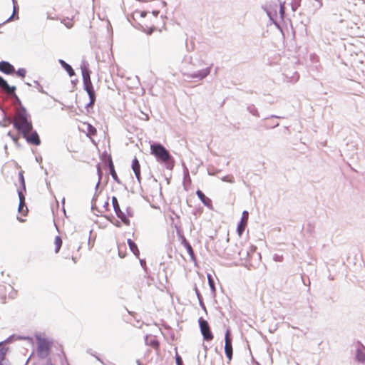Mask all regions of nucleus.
<instances>
[{"label": "nucleus", "mask_w": 365, "mask_h": 365, "mask_svg": "<svg viewBox=\"0 0 365 365\" xmlns=\"http://www.w3.org/2000/svg\"><path fill=\"white\" fill-rule=\"evenodd\" d=\"M108 169H109V171H110V174L111 175L113 179L118 183H120V180L115 171V168H114V165L113 163V161H112V159L111 158H109L108 159Z\"/></svg>", "instance_id": "16"}, {"label": "nucleus", "mask_w": 365, "mask_h": 365, "mask_svg": "<svg viewBox=\"0 0 365 365\" xmlns=\"http://www.w3.org/2000/svg\"><path fill=\"white\" fill-rule=\"evenodd\" d=\"M150 154L154 155L158 162L164 164L168 170H173L175 160L169 151L160 143L150 144Z\"/></svg>", "instance_id": "1"}, {"label": "nucleus", "mask_w": 365, "mask_h": 365, "mask_svg": "<svg viewBox=\"0 0 365 365\" xmlns=\"http://www.w3.org/2000/svg\"><path fill=\"white\" fill-rule=\"evenodd\" d=\"M66 26L67 28H71L72 26V24L68 23V24H66Z\"/></svg>", "instance_id": "55"}, {"label": "nucleus", "mask_w": 365, "mask_h": 365, "mask_svg": "<svg viewBox=\"0 0 365 365\" xmlns=\"http://www.w3.org/2000/svg\"><path fill=\"white\" fill-rule=\"evenodd\" d=\"M127 242H128V245L130 247V250L132 251V252L134 254V255L136 256L137 257H139L140 251H139L138 247L137 245L135 244V242L134 241H133L131 239H128L127 240Z\"/></svg>", "instance_id": "19"}, {"label": "nucleus", "mask_w": 365, "mask_h": 365, "mask_svg": "<svg viewBox=\"0 0 365 365\" xmlns=\"http://www.w3.org/2000/svg\"><path fill=\"white\" fill-rule=\"evenodd\" d=\"M198 323L203 339L207 341H212L214 336L208 322L202 317H200Z\"/></svg>", "instance_id": "7"}, {"label": "nucleus", "mask_w": 365, "mask_h": 365, "mask_svg": "<svg viewBox=\"0 0 365 365\" xmlns=\"http://www.w3.org/2000/svg\"><path fill=\"white\" fill-rule=\"evenodd\" d=\"M356 359L358 361L364 363L365 361V348L361 346L358 347L356 353Z\"/></svg>", "instance_id": "17"}, {"label": "nucleus", "mask_w": 365, "mask_h": 365, "mask_svg": "<svg viewBox=\"0 0 365 365\" xmlns=\"http://www.w3.org/2000/svg\"><path fill=\"white\" fill-rule=\"evenodd\" d=\"M185 247L187 253L190 256L191 259H195V253H194L193 249H192V246L190 245V244L187 245L186 246H185Z\"/></svg>", "instance_id": "28"}, {"label": "nucleus", "mask_w": 365, "mask_h": 365, "mask_svg": "<svg viewBox=\"0 0 365 365\" xmlns=\"http://www.w3.org/2000/svg\"><path fill=\"white\" fill-rule=\"evenodd\" d=\"M62 245V240L59 236H56L55 238V252L58 253Z\"/></svg>", "instance_id": "26"}, {"label": "nucleus", "mask_w": 365, "mask_h": 365, "mask_svg": "<svg viewBox=\"0 0 365 365\" xmlns=\"http://www.w3.org/2000/svg\"><path fill=\"white\" fill-rule=\"evenodd\" d=\"M284 9H285V8H284V3H283V4L280 3L279 4V16H280V19H284V13H285Z\"/></svg>", "instance_id": "32"}, {"label": "nucleus", "mask_w": 365, "mask_h": 365, "mask_svg": "<svg viewBox=\"0 0 365 365\" xmlns=\"http://www.w3.org/2000/svg\"><path fill=\"white\" fill-rule=\"evenodd\" d=\"M202 64H203V61H199V63H198L197 66H201Z\"/></svg>", "instance_id": "58"}, {"label": "nucleus", "mask_w": 365, "mask_h": 365, "mask_svg": "<svg viewBox=\"0 0 365 365\" xmlns=\"http://www.w3.org/2000/svg\"><path fill=\"white\" fill-rule=\"evenodd\" d=\"M9 123H8L7 121L4 120V118L3 119L2 121H0V126L1 127H6L9 125Z\"/></svg>", "instance_id": "43"}, {"label": "nucleus", "mask_w": 365, "mask_h": 365, "mask_svg": "<svg viewBox=\"0 0 365 365\" xmlns=\"http://www.w3.org/2000/svg\"><path fill=\"white\" fill-rule=\"evenodd\" d=\"M90 351L91 350H88V353L91 354L92 356H95L98 361H99L101 363H103V361H101V359L98 356H97L95 354H92Z\"/></svg>", "instance_id": "47"}, {"label": "nucleus", "mask_w": 365, "mask_h": 365, "mask_svg": "<svg viewBox=\"0 0 365 365\" xmlns=\"http://www.w3.org/2000/svg\"><path fill=\"white\" fill-rule=\"evenodd\" d=\"M278 125H279V123H277L274 125L270 126V128H275V127H277Z\"/></svg>", "instance_id": "59"}, {"label": "nucleus", "mask_w": 365, "mask_h": 365, "mask_svg": "<svg viewBox=\"0 0 365 365\" xmlns=\"http://www.w3.org/2000/svg\"><path fill=\"white\" fill-rule=\"evenodd\" d=\"M225 352L227 358L229 361L232 360V336L230 329H227L225 335Z\"/></svg>", "instance_id": "9"}, {"label": "nucleus", "mask_w": 365, "mask_h": 365, "mask_svg": "<svg viewBox=\"0 0 365 365\" xmlns=\"http://www.w3.org/2000/svg\"><path fill=\"white\" fill-rule=\"evenodd\" d=\"M202 346H203L204 349H205V358H206V356H207V346H205L204 344H202Z\"/></svg>", "instance_id": "50"}, {"label": "nucleus", "mask_w": 365, "mask_h": 365, "mask_svg": "<svg viewBox=\"0 0 365 365\" xmlns=\"http://www.w3.org/2000/svg\"><path fill=\"white\" fill-rule=\"evenodd\" d=\"M18 195L19 198V212H23V207L25 206V196L21 190H18Z\"/></svg>", "instance_id": "21"}, {"label": "nucleus", "mask_w": 365, "mask_h": 365, "mask_svg": "<svg viewBox=\"0 0 365 365\" xmlns=\"http://www.w3.org/2000/svg\"><path fill=\"white\" fill-rule=\"evenodd\" d=\"M108 205H109V204H108V202H106L105 203L104 206H105V207H106V206H108Z\"/></svg>", "instance_id": "61"}, {"label": "nucleus", "mask_w": 365, "mask_h": 365, "mask_svg": "<svg viewBox=\"0 0 365 365\" xmlns=\"http://www.w3.org/2000/svg\"><path fill=\"white\" fill-rule=\"evenodd\" d=\"M89 97V103L86 105V108L92 107L96 101V94H91V96H88Z\"/></svg>", "instance_id": "30"}, {"label": "nucleus", "mask_w": 365, "mask_h": 365, "mask_svg": "<svg viewBox=\"0 0 365 365\" xmlns=\"http://www.w3.org/2000/svg\"><path fill=\"white\" fill-rule=\"evenodd\" d=\"M142 115H143V116L141 117V119H143L144 120H149V116H148V114L142 113Z\"/></svg>", "instance_id": "44"}, {"label": "nucleus", "mask_w": 365, "mask_h": 365, "mask_svg": "<svg viewBox=\"0 0 365 365\" xmlns=\"http://www.w3.org/2000/svg\"><path fill=\"white\" fill-rule=\"evenodd\" d=\"M247 110L252 115H255V116H257V117H259V113H258V110L257 109L253 106V105H251V106H249L247 107Z\"/></svg>", "instance_id": "27"}, {"label": "nucleus", "mask_w": 365, "mask_h": 365, "mask_svg": "<svg viewBox=\"0 0 365 365\" xmlns=\"http://www.w3.org/2000/svg\"><path fill=\"white\" fill-rule=\"evenodd\" d=\"M112 204H113V207L114 211H115L116 215L118 216V217L120 218L121 220V221L125 225H130V220L126 217L125 213L123 212H122V210H120V205L118 204V199L115 196L112 197Z\"/></svg>", "instance_id": "8"}, {"label": "nucleus", "mask_w": 365, "mask_h": 365, "mask_svg": "<svg viewBox=\"0 0 365 365\" xmlns=\"http://www.w3.org/2000/svg\"><path fill=\"white\" fill-rule=\"evenodd\" d=\"M140 264H141V266H142L143 267H144L145 266V264H146V262H145V259H140Z\"/></svg>", "instance_id": "49"}, {"label": "nucleus", "mask_w": 365, "mask_h": 365, "mask_svg": "<svg viewBox=\"0 0 365 365\" xmlns=\"http://www.w3.org/2000/svg\"><path fill=\"white\" fill-rule=\"evenodd\" d=\"M51 343L44 338H38L37 354L41 359H46L51 349Z\"/></svg>", "instance_id": "6"}, {"label": "nucleus", "mask_w": 365, "mask_h": 365, "mask_svg": "<svg viewBox=\"0 0 365 365\" xmlns=\"http://www.w3.org/2000/svg\"><path fill=\"white\" fill-rule=\"evenodd\" d=\"M12 140L14 141V142H16L18 140V138H16L14 136H13V138H11Z\"/></svg>", "instance_id": "56"}, {"label": "nucleus", "mask_w": 365, "mask_h": 365, "mask_svg": "<svg viewBox=\"0 0 365 365\" xmlns=\"http://www.w3.org/2000/svg\"><path fill=\"white\" fill-rule=\"evenodd\" d=\"M4 344L0 346V363H2V361L6 360V356L9 351V348L4 346Z\"/></svg>", "instance_id": "22"}, {"label": "nucleus", "mask_w": 365, "mask_h": 365, "mask_svg": "<svg viewBox=\"0 0 365 365\" xmlns=\"http://www.w3.org/2000/svg\"><path fill=\"white\" fill-rule=\"evenodd\" d=\"M175 362L177 365H183L182 359L181 356L178 354V353L175 355Z\"/></svg>", "instance_id": "37"}, {"label": "nucleus", "mask_w": 365, "mask_h": 365, "mask_svg": "<svg viewBox=\"0 0 365 365\" xmlns=\"http://www.w3.org/2000/svg\"><path fill=\"white\" fill-rule=\"evenodd\" d=\"M140 16L142 17H145L146 16V12L145 11H142L141 14H140Z\"/></svg>", "instance_id": "53"}, {"label": "nucleus", "mask_w": 365, "mask_h": 365, "mask_svg": "<svg viewBox=\"0 0 365 365\" xmlns=\"http://www.w3.org/2000/svg\"><path fill=\"white\" fill-rule=\"evenodd\" d=\"M153 15H154L155 16H157L158 15V14H159V11H153Z\"/></svg>", "instance_id": "52"}, {"label": "nucleus", "mask_w": 365, "mask_h": 365, "mask_svg": "<svg viewBox=\"0 0 365 365\" xmlns=\"http://www.w3.org/2000/svg\"><path fill=\"white\" fill-rule=\"evenodd\" d=\"M87 125H88V133L91 135H96V128H94L91 124H87Z\"/></svg>", "instance_id": "35"}, {"label": "nucleus", "mask_w": 365, "mask_h": 365, "mask_svg": "<svg viewBox=\"0 0 365 365\" xmlns=\"http://www.w3.org/2000/svg\"><path fill=\"white\" fill-rule=\"evenodd\" d=\"M272 118H279L280 117L277 116V115H271Z\"/></svg>", "instance_id": "60"}, {"label": "nucleus", "mask_w": 365, "mask_h": 365, "mask_svg": "<svg viewBox=\"0 0 365 365\" xmlns=\"http://www.w3.org/2000/svg\"><path fill=\"white\" fill-rule=\"evenodd\" d=\"M11 337L12 336H10L7 339H6L5 341L0 342V346L1 344H3L9 343L11 341Z\"/></svg>", "instance_id": "45"}, {"label": "nucleus", "mask_w": 365, "mask_h": 365, "mask_svg": "<svg viewBox=\"0 0 365 365\" xmlns=\"http://www.w3.org/2000/svg\"><path fill=\"white\" fill-rule=\"evenodd\" d=\"M97 173H98V182H97V184L96 185V190H97L98 188V186H99V184L101 182V180L102 179V175H103V173H102V170H101L100 166L97 167Z\"/></svg>", "instance_id": "31"}, {"label": "nucleus", "mask_w": 365, "mask_h": 365, "mask_svg": "<svg viewBox=\"0 0 365 365\" xmlns=\"http://www.w3.org/2000/svg\"><path fill=\"white\" fill-rule=\"evenodd\" d=\"M12 1L14 2V0H12Z\"/></svg>", "instance_id": "63"}, {"label": "nucleus", "mask_w": 365, "mask_h": 365, "mask_svg": "<svg viewBox=\"0 0 365 365\" xmlns=\"http://www.w3.org/2000/svg\"><path fill=\"white\" fill-rule=\"evenodd\" d=\"M132 170L138 181L139 183L141 182V177H140V165L136 157H135L132 161Z\"/></svg>", "instance_id": "13"}, {"label": "nucleus", "mask_w": 365, "mask_h": 365, "mask_svg": "<svg viewBox=\"0 0 365 365\" xmlns=\"http://www.w3.org/2000/svg\"><path fill=\"white\" fill-rule=\"evenodd\" d=\"M222 180L224 182H230V183H233L235 182L234 178L232 176H230V175L224 176L222 178Z\"/></svg>", "instance_id": "36"}, {"label": "nucleus", "mask_w": 365, "mask_h": 365, "mask_svg": "<svg viewBox=\"0 0 365 365\" xmlns=\"http://www.w3.org/2000/svg\"><path fill=\"white\" fill-rule=\"evenodd\" d=\"M18 12H19V6L17 5V2H16V0H14V2H13V14L8 19L7 21H11L12 19L15 18V15H17Z\"/></svg>", "instance_id": "25"}, {"label": "nucleus", "mask_w": 365, "mask_h": 365, "mask_svg": "<svg viewBox=\"0 0 365 365\" xmlns=\"http://www.w3.org/2000/svg\"><path fill=\"white\" fill-rule=\"evenodd\" d=\"M4 120L7 121L8 123H12L14 128L17 130H21L25 127L29 129H33V125L31 120L29 119V115L26 109L22 105L19 106V108L16 111V120H13L11 118L6 116L5 111H4Z\"/></svg>", "instance_id": "2"}, {"label": "nucleus", "mask_w": 365, "mask_h": 365, "mask_svg": "<svg viewBox=\"0 0 365 365\" xmlns=\"http://www.w3.org/2000/svg\"><path fill=\"white\" fill-rule=\"evenodd\" d=\"M207 280H208V284L210 286L211 292H212V293L213 294H215V292H216V289H215V284L214 279H213L212 276L210 274H207Z\"/></svg>", "instance_id": "24"}, {"label": "nucleus", "mask_w": 365, "mask_h": 365, "mask_svg": "<svg viewBox=\"0 0 365 365\" xmlns=\"http://www.w3.org/2000/svg\"><path fill=\"white\" fill-rule=\"evenodd\" d=\"M249 212L247 210H244L242 214L241 220L239 222L237 228V231L239 235H242L246 227L248 221Z\"/></svg>", "instance_id": "11"}, {"label": "nucleus", "mask_w": 365, "mask_h": 365, "mask_svg": "<svg viewBox=\"0 0 365 365\" xmlns=\"http://www.w3.org/2000/svg\"><path fill=\"white\" fill-rule=\"evenodd\" d=\"M278 3L276 1H271L262 6V9L266 12L270 21L277 25V19L278 16Z\"/></svg>", "instance_id": "4"}, {"label": "nucleus", "mask_w": 365, "mask_h": 365, "mask_svg": "<svg viewBox=\"0 0 365 365\" xmlns=\"http://www.w3.org/2000/svg\"><path fill=\"white\" fill-rule=\"evenodd\" d=\"M196 194L205 206L207 207H212V200L207 197L201 190H197Z\"/></svg>", "instance_id": "14"}, {"label": "nucleus", "mask_w": 365, "mask_h": 365, "mask_svg": "<svg viewBox=\"0 0 365 365\" xmlns=\"http://www.w3.org/2000/svg\"><path fill=\"white\" fill-rule=\"evenodd\" d=\"M256 250V247H250L248 249H242L241 250L240 252H239V256H240V259H245V260H248L249 258L250 257V255H251V252H255Z\"/></svg>", "instance_id": "15"}, {"label": "nucleus", "mask_w": 365, "mask_h": 365, "mask_svg": "<svg viewBox=\"0 0 365 365\" xmlns=\"http://www.w3.org/2000/svg\"><path fill=\"white\" fill-rule=\"evenodd\" d=\"M7 135H8V136H9V137H11V138H13V136H14V135H12V133H11V131H9V132L7 133Z\"/></svg>", "instance_id": "54"}, {"label": "nucleus", "mask_w": 365, "mask_h": 365, "mask_svg": "<svg viewBox=\"0 0 365 365\" xmlns=\"http://www.w3.org/2000/svg\"><path fill=\"white\" fill-rule=\"evenodd\" d=\"M181 243L184 247L190 244L184 236H181Z\"/></svg>", "instance_id": "42"}, {"label": "nucleus", "mask_w": 365, "mask_h": 365, "mask_svg": "<svg viewBox=\"0 0 365 365\" xmlns=\"http://www.w3.org/2000/svg\"><path fill=\"white\" fill-rule=\"evenodd\" d=\"M0 365H10V362L9 361V360H5L2 361V363H0Z\"/></svg>", "instance_id": "48"}, {"label": "nucleus", "mask_w": 365, "mask_h": 365, "mask_svg": "<svg viewBox=\"0 0 365 365\" xmlns=\"http://www.w3.org/2000/svg\"><path fill=\"white\" fill-rule=\"evenodd\" d=\"M6 86H8L7 81L0 76V88L1 90L4 89Z\"/></svg>", "instance_id": "34"}, {"label": "nucleus", "mask_w": 365, "mask_h": 365, "mask_svg": "<svg viewBox=\"0 0 365 365\" xmlns=\"http://www.w3.org/2000/svg\"><path fill=\"white\" fill-rule=\"evenodd\" d=\"M199 304H200V307H201L203 309H205V304L203 303V300H202V299H199Z\"/></svg>", "instance_id": "46"}, {"label": "nucleus", "mask_w": 365, "mask_h": 365, "mask_svg": "<svg viewBox=\"0 0 365 365\" xmlns=\"http://www.w3.org/2000/svg\"><path fill=\"white\" fill-rule=\"evenodd\" d=\"M81 71L84 90L87 92L88 96H91V94H96L91 80L90 70L86 66H84L81 68Z\"/></svg>", "instance_id": "5"}, {"label": "nucleus", "mask_w": 365, "mask_h": 365, "mask_svg": "<svg viewBox=\"0 0 365 365\" xmlns=\"http://www.w3.org/2000/svg\"><path fill=\"white\" fill-rule=\"evenodd\" d=\"M300 1L301 0H298L297 1H295L294 3H293L292 4V9L293 11H296L297 9L299 6Z\"/></svg>", "instance_id": "39"}, {"label": "nucleus", "mask_w": 365, "mask_h": 365, "mask_svg": "<svg viewBox=\"0 0 365 365\" xmlns=\"http://www.w3.org/2000/svg\"><path fill=\"white\" fill-rule=\"evenodd\" d=\"M18 131L22 134V136L26 139L28 143L34 145H39L41 144L39 135L34 129H29L25 127Z\"/></svg>", "instance_id": "3"}, {"label": "nucleus", "mask_w": 365, "mask_h": 365, "mask_svg": "<svg viewBox=\"0 0 365 365\" xmlns=\"http://www.w3.org/2000/svg\"><path fill=\"white\" fill-rule=\"evenodd\" d=\"M273 259L276 262H282L283 260V257L282 255L274 254L273 256Z\"/></svg>", "instance_id": "38"}, {"label": "nucleus", "mask_w": 365, "mask_h": 365, "mask_svg": "<svg viewBox=\"0 0 365 365\" xmlns=\"http://www.w3.org/2000/svg\"><path fill=\"white\" fill-rule=\"evenodd\" d=\"M11 98H14L15 103H17L19 106H21V105H22L21 100L19 99V96L16 94L13 96V97H11Z\"/></svg>", "instance_id": "40"}, {"label": "nucleus", "mask_w": 365, "mask_h": 365, "mask_svg": "<svg viewBox=\"0 0 365 365\" xmlns=\"http://www.w3.org/2000/svg\"><path fill=\"white\" fill-rule=\"evenodd\" d=\"M119 255L120 257H123V256L121 255V253L119 252Z\"/></svg>", "instance_id": "62"}, {"label": "nucleus", "mask_w": 365, "mask_h": 365, "mask_svg": "<svg viewBox=\"0 0 365 365\" xmlns=\"http://www.w3.org/2000/svg\"><path fill=\"white\" fill-rule=\"evenodd\" d=\"M185 177L190 178L187 169L186 170Z\"/></svg>", "instance_id": "57"}, {"label": "nucleus", "mask_w": 365, "mask_h": 365, "mask_svg": "<svg viewBox=\"0 0 365 365\" xmlns=\"http://www.w3.org/2000/svg\"><path fill=\"white\" fill-rule=\"evenodd\" d=\"M145 343L146 345L150 346L155 349H158L160 345L157 339L155 338H149L148 335L145 337Z\"/></svg>", "instance_id": "20"}, {"label": "nucleus", "mask_w": 365, "mask_h": 365, "mask_svg": "<svg viewBox=\"0 0 365 365\" xmlns=\"http://www.w3.org/2000/svg\"><path fill=\"white\" fill-rule=\"evenodd\" d=\"M19 182L22 187V190L25 191L26 190V185H25V180L24 178L23 172H19Z\"/></svg>", "instance_id": "29"}, {"label": "nucleus", "mask_w": 365, "mask_h": 365, "mask_svg": "<svg viewBox=\"0 0 365 365\" xmlns=\"http://www.w3.org/2000/svg\"><path fill=\"white\" fill-rule=\"evenodd\" d=\"M194 289H195V294H196V295H197V297L198 300H199V299H202V295H201V294H200V291L198 290V289H197V286H195Z\"/></svg>", "instance_id": "41"}, {"label": "nucleus", "mask_w": 365, "mask_h": 365, "mask_svg": "<svg viewBox=\"0 0 365 365\" xmlns=\"http://www.w3.org/2000/svg\"><path fill=\"white\" fill-rule=\"evenodd\" d=\"M16 86H10L8 84V86H6L4 89L2 91L6 93L9 96L11 97H13L16 94Z\"/></svg>", "instance_id": "23"}, {"label": "nucleus", "mask_w": 365, "mask_h": 365, "mask_svg": "<svg viewBox=\"0 0 365 365\" xmlns=\"http://www.w3.org/2000/svg\"><path fill=\"white\" fill-rule=\"evenodd\" d=\"M34 83H36L38 86H40V88H39V89H38V90H39V91H40V92H41V93H44V91H43V89H42L41 86L39 85L38 82L35 81Z\"/></svg>", "instance_id": "51"}, {"label": "nucleus", "mask_w": 365, "mask_h": 365, "mask_svg": "<svg viewBox=\"0 0 365 365\" xmlns=\"http://www.w3.org/2000/svg\"><path fill=\"white\" fill-rule=\"evenodd\" d=\"M58 63L61 64V66L66 71L69 76H73L75 74L74 70L73 68L67 63L65 61L62 59L58 60Z\"/></svg>", "instance_id": "18"}, {"label": "nucleus", "mask_w": 365, "mask_h": 365, "mask_svg": "<svg viewBox=\"0 0 365 365\" xmlns=\"http://www.w3.org/2000/svg\"><path fill=\"white\" fill-rule=\"evenodd\" d=\"M211 71V66H209L205 69L199 70L197 71L186 73L185 75L190 78H197L198 80H202L206 78Z\"/></svg>", "instance_id": "10"}, {"label": "nucleus", "mask_w": 365, "mask_h": 365, "mask_svg": "<svg viewBox=\"0 0 365 365\" xmlns=\"http://www.w3.org/2000/svg\"><path fill=\"white\" fill-rule=\"evenodd\" d=\"M26 73V69H24V68H19L16 71V75L21 78H24L25 76Z\"/></svg>", "instance_id": "33"}, {"label": "nucleus", "mask_w": 365, "mask_h": 365, "mask_svg": "<svg viewBox=\"0 0 365 365\" xmlns=\"http://www.w3.org/2000/svg\"><path fill=\"white\" fill-rule=\"evenodd\" d=\"M0 71L5 74H12L15 72V68L9 62L2 61L0 62Z\"/></svg>", "instance_id": "12"}]
</instances>
